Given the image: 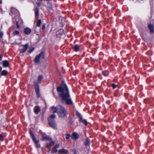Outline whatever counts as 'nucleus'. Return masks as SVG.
<instances>
[{
	"mask_svg": "<svg viewBox=\"0 0 154 154\" xmlns=\"http://www.w3.org/2000/svg\"><path fill=\"white\" fill-rule=\"evenodd\" d=\"M16 25L17 28L19 29L20 27V26L18 22V21H16Z\"/></svg>",
	"mask_w": 154,
	"mask_h": 154,
	"instance_id": "34",
	"label": "nucleus"
},
{
	"mask_svg": "<svg viewBox=\"0 0 154 154\" xmlns=\"http://www.w3.org/2000/svg\"><path fill=\"white\" fill-rule=\"evenodd\" d=\"M43 79V77L42 75H39L37 79V82L35 80L33 81V85L34 87L36 94L38 98L40 97V94L39 93V89L38 83L40 84L42 80Z\"/></svg>",
	"mask_w": 154,
	"mask_h": 154,
	"instance_id": "3",
	"label": "nucleus"
},
{
	"mask_svg": "<svg viewBox=\"0 0 154 154\" xmlns=\"http://www.w3.org/2000/svg\"><path fill=\"white\" fill-rule=\"evenodd\" d=\"M45 0L46 1H52V0Z\"/></svg>",
	"mask_w": 154,
	"mask_h": 154,
	"instance_id": "43",
	"label": "nucleus"
},
{
	"mask_svg": "<svg viewBox=\"0 0 154 154\" xmlns=\"http://www.w3.org/2000/svg\"><path fill=\"white\" fill-rule=\"evenodd\" d=\"M59 146V144H56L54 148L52 149V150L51 151V153H54L57 152V148H58Z\"/></svg>",
	"mask_w": 154,
	"mask_h": 154,
	"instance_id": "16",
	"label": "nucleus"
},
{
	"mask_svg": "<svg viewBox=\"0 0 154 154\" xmlns=\"http://www.w3.org/2000/svg\"><path fill=\"white\" fill-rule=\"evenodd\" d=\"M148 28L149 30V32L151 34H153L154 32V26L153 25L150 24L148 25Z\"/></svg>",
	"mask_w": 154,
	"mask_h": 154,
	"instance_id": "11",
	"label": "nucleus"
},
{
	"mask_svg": "<svg viewBox=\"0 0 154 154\" xmlns=\"http://www.w3.org/2000/svg\"><path fill=\"white\" fill-rule=\"evenodd\" d=\"M81 45H76L72 47V49L75 52H77L79 51Z\"/></svg>",
	"mask_w": 154,
	"mask_h": 154,
	"instance_id": "14",
	"label": "nucleus"
},
{
	"mask_svg": "<svg viewBox=\"0 0 154 154\" xmlns=\"http://www.w3.org/2000/svg\"><path fill=\"white\" fill-rule=\"evenodd\" d=\"M54 113H57L59 117L64 118L66 116L67 112L66 109L61 105H58L56 109L53 111Z\"/></svg>",
	"mask_w": 154,
	"mask_h": 154,
	"instance_id": "2",
	"label": "nucleus"
},
{
	"mask_svg": "<svg viewBox=\"0 0 154 154\" xmlns=\"http://www.w3.org/2000/svg\"><path fill=\"white\" fill-rule=\"evenodd\" d=\"M50 145H47L46 146V148H49L50 147Z\"/></svg>",
	"mask_w": 154,
	"mask_h": 154,
	"instance_id": "42",
	"label": "nucleus"
},
{
	"mask_svg": "<svg viewBox=\"0 0 154 154\" xmlns=\"http://www.w3.org/2000/svg\"><path fill=\"white\" fill-rule=\"evenodd\" d=\"M2 56L1 54H0V61L2 60Z\"/></svg>",
	"mask_w": 154,
	"mask_h": 154,
	"instance_id": "41",
	"label": "nucleus"
},
{
	"mask_svg": "<svg viewBox=\"0 0 154 154\" xmlns=\"http://www.w3.org/2000/svg\"><path fill=\"white\" fill-rule=\"evenodd\" d=\"M2 3V2L1 1H0V4H1Z\"/></svg>",
	"mask_w": 154,
	"mask_h": 154,
	"instance_id": "44",
	"label": "nucleus"
},
{
	"mask_svg": "<svg viewBox=\"0 0 154 154\" xmlns=\"http://www.w3.org/2000/svg\"><path fill=\"white\" fill-rule=\"evenodd\" d=\"M68 152V150L64 149H60L59 151V152L61 153H66Z\"/></svg>",
	"mask_w": 154,
	"mask_h": 154,
	"instance_id": "21",
	"label": "nucleus"
},
{
	"mask_svg": "<svg viewBox=\"0 0 154 154\" xmlns=\"http://www.w3.org/2000/svg\"><path fill=\"white\" fill-rule=\"evenodd\" d=\"M69 123L70 125H72L74 124L73 122L72 121H70Z\"/></svg>",
	"mask_w": 154,
	"mask_h": 154,
	"instance_id": "39",
	"label": "nucleus"
},
{
	"mask_svg": "<svg viewBox=\"0 0 154 154\" xmlns=\"http://www.w3.org/2000/svg\"><path fill=\"white\" fill-rule=\"evenodd\" d=\"M56 117L54 114H52L48 118V123L50 127L53 128L57 129V124L54 120Z\"/></svg>",
	"mask_w": 154,
	"mask_h": 154,
	"instance_id": "4",
	"label": "nucleus"
},
{
	"mask_svg": "<svg viewBox=\"0 0 154 154\" xmlns=\"http://www.w3.org/2000/svg\"><path fill=\"white\" fill-rule=\"evenodd\" d=\"M4 140V137L2 134H0V140L3 141Z\"/></svg>",
	"mask_w": 154,
	"mask_h": 154,
	"instance_id": "30",
	"label": "nucleus"
},
{
	"mask_svg": "<svg viewBox=\"0 0 154 154\" xmlns=\"http://www.w3.org/2000/svg\"><path fill=\"white\" fill-rule=\"evenodd\" d=\"M3 67H8L9 66V62L7 60H4L3 61Z\"/></svg>",
	"mask_w": 154,
	"mask_h": 154,
	"instance_id": "18",
	"label": "nucleus"
},
{
	"mask_svg": "<svg viewBox=\"0 0 154 154\" xmlns=\"http://www.w3.org/2000/svg\"><path fill=\"white\" fill-rule=\"evenodd\" d=\"M17 11V9L15 8L11 7V12L13 14H15Z\"/></svg>",
	"mask_w": 154,
	"mask_h": 154,
	"instance_id": "22",
	"label": "nucleus"
},
{
	"mask_svg": "<svg viewBox=\"0 0 154 154\" xmlns=\"http://www.w3.org/2000/svg\"><path fill=\"white\" fill-rule=\"evenodd\" d=\"M47 12L49 13L51 12V11L52 10V5L51 3L48 2L47 3Z\"/></svg>",
	"mask_w": 154,
	"mask_h": 154,
	"instance_id": "12",
	"label": "nucleus"
},
{
	"mask_svg": "<svg viewBox=\"0 0 154 154\" xmlns=\"http://www.w3.org/2000/svg\"><path fill=\"white\" fill-rule=\"evenodd\" d=\"M58 97L61 98V102L66 105H70L73 104L68 88L63 81L56 88Z\"/></svg>",
	"mask_w": 154,
	"mask_h": 154,
	"instance_id": "1",
	"label": "nucleus"
},
{
	"mask_svg": "<svg viewBox=\"0 0 154 154\" xmlns=\"http://www.w3.org/2000/svg\"><path fill=\"white\" fill-rule=\"evenodd\" d=\"M19 33V31L17 30H15L12 32V34L14 35H18Z\"/></svg>",
	"mask_w": 154,
	"mask_h": 154,
	"instance_id": "26",
	"label": "nucleus"
},
{
	"mask_svg": "<svg viewBox=\"0 0 154 154\" xmlns=\"http://www.w3.org/2000/svg\"><path fill=\"white\" fill-rule=\"evenodd\" d=\"M42 140L43 141H45V140L49 141H51L52 140V139L48 136L46 135L45 136H42Z\"/></svg>",
	"mask_w": 154,
	"mask_h": 154,
	"instance_id": "15",
	"label": "nucleus"
},
{
	"mask_svg": "<svg viewBox=\"0 0 154 154\" xmlns=\"http://www.w3.org/2000/svg\"><path fill=\"white\" fill-rule=\"evenodd\" d=\"M42 24L41 20L40 19L38 20L37 23V27H40Z\"/></svg>",
	"mask_w": 154,
	"mask_h": 154,
	"instance_id": "27",
	"label": "nucleus"
},
{
	"mask_svg": "<svg viewBox=\"0 0 154 154\" xmlns=\"http://www.w3.org/2000/svg\"><path fill=\"white\" fill-rule=\"evenodd\" d=\"M22 46L23 48L20 50V52L21 53H23L26 51L28 48V45L26 44L25 45H23Z\"/></svg>",
	"mask_w": 154,
	"mask_h": 154,
	"instance_id": "9",
	"label": "nucleus"
},
{
	"mask_svg": "<svg viewBox=\"0 0 154 154\" xmlns=\"http://www.w3.org/2000/svg\"><path fill=\"white\" fill-rule=\"evenodd\" d=\"M31 29L29 27H27L23 29V32L26 35L29 34L31 32Z\"/></svg>",
	"mask_w": 154,
	"mask_h": 154,
	"instance_id": "8",
	"label": "nucleus"
},
{
	"mask_svg": "<svg viewBox=\"0 0 154 154\" xmlns=\"http://www.w3.org/2000/svg\"><path fill=\"white\" fill-rule=\"evenodd\" d=\"M72 151L73 152V154H77V151L76 149H73Z\"/></svg>",
	"mask_w": 154,
	"mask_h": 154,
	"instance_id": "35",
	"label": "nucleus"
},
{
	"mask_svg": "<svg viewBox=\"0 0 154 154\" xmlns=\"http://www.w3.org/2000/svg\"><path fill=\"white\" fill-rule=\"evenodd\" d=\"M45 23H44L42 24V30H44L45 29Z\"/></svg>",
	"mask_w": 154,
	"mask_h": 154,
	"instance_id": "36",
	"label": "nucleus"
},
{
	"mask_svg": "<svg viewBox=\"0 0 154 154\" xmlns=\"http://www.w3.org/2000/svg\"><path fill=\"white\" fill-rule=\"evenodd\" d=\"M65 135L66 136V139L67 140H68L69 138V137H71V135L70 134H68V133H66L65 134Z\"/></svg>",
	"mask_w": 154,
	"mask_h": 154,
	"instance_id": "28",
	"label": "nucleus"
},
{
	"mask_svg": "<svg viewBox=\"0 0 154 154\" xmlns=\"http://www.w3.org/2000/svg\"><path fill=\"white\" fill-rule=\"evenodd\" d=\"M39 54L40 55V57H41L42 59H44L45 58L44 52V51H41L39 53Z\"/></svg>",
	"mask_w": 154,
	"mask_h": 154,
	"instance_id": "25",
	"label": "nucleus"
},
{
	"mask_svg": "<svg viewBox=\"0 0 154 154\" xmlns=\"http://www.w3.org/2000/svg\"><path fill=\"white\" fill-rule=\"evenodd\" d=\"M3 35V32L0 30V38H1L2 37Z\"/></svg>",
	"mask_w": 154,
	"mask_h": 154,
	"instance_id": "33",
	"label": "nucleus"
},
{
	"mask_svg": "<svg viewBox=\"0 0 154 154\" xmlns=\"http://www.w3.org/2000/svg\"><path fill=\"white\" fill-rule=\"evenodd\" d=\"M8 74L7 71L5 70H4L2 71L1 75L2 76H5Z\"/></svg>",
	"mask_w": 154,
	"mask_h": 154,
	"instance_id": "24",
	"label": "nucleus"
},
{
	"mask_svg": "<svg viewBox=\"0 0 154 154\" xmlns=\"http://www.w3.org/2000/svg\"><path fill=\"white\" fill-rule=\"evenodd\" d=\"M63 33V31L61 29H60L58 30L56 33V36L57 38H60L61 35H62Z\"/></svg>",
	"mask_w": 154,
	"mask_h": 154,
	"instance_id": "19",
	"label": "nucleus"
},
{
	"mask_svg": "<svg viewBox=\"0 0 154 154\" xmlns=\"http://www.w3.org/2000/svg\"><path fill=\"white\" fill-rule=\"evenodd\" d=\"M72 135V139L75 140H77L79 137V136L78 134L75 132H73Z\"/></svg>",
	"mask_w": 154,
	"mask_h": 154,
	"instance_id": "7",
	"label": "nucleus"
},
{
	"mask_svg": "<svg viewBox=\"0 0 154 154\" xmlns=\"http://www.w3.org/2000/svg\"><path fill=\"white\" fill-rule=\"evenodd\" d=\"M40 55L39 54H38L37 55L33 60L36 63H39L40 61Z\"/></svg>",
	"mask_w": 154,
	"mask_h": 154,
	"instance_id": "17",
	"label": "nucleus"
},
{
	"mask_svg": "<svg viewBox=\"0 0 154 154\" xmlns=\"http://www.w3.org/2000/svg\"><path fill=\"white\" fill-rule=\"evenodd\" d=\"M33 111L35 114H37L40 111V108L38 106H35L33 108Z\"/></svg>",
	"mask_w": 154,
	"mask_h": 154,
	"instance_id": "10",
	"label": "nucleus"
},
{
	"mask_svg": "<svg viewBox=\"0 0 154 154\" xmlns=\"http://www.w3.org/2000/svg\"><path fill=\"white\" fill-rule=\"evenodd\" d=\"M34 11L35 16L38 17L39 16V8L38 7H34Z\"/></svg>",
	"mask_w": 154,
	"mask_h": 154,
	"instance_id": "20",
	"label": "nucleus"
},
{
	"mask_svg": "<svg viewBox=\"0 0 154 154\" xmlns=\"http://www.w3.org/2000/svg\"><path fill=\"white\" fill-rule=\"evenodd\" d=\"M57 108V107H55L54 106H52L51 108V110L53 109H55V110L56 109V108Z\"/></svg>",
	"mask_w": 154,
	"mask_h": 154,
	"instance_id": "38",
	"label": "nucleus"
},
{
	"mask_svg": "<svg viewBox=\"0 0 154 154\" xmlns=\"http://www.w3.org/2000/svg\"><path fill=\"white\" fill-rule=\"evenodd\" d=\"M34 49H35V48H32V49H31L29 50L28 52L29 53H31L34 50Z\"/></svg>",
	"mask_w": 154,
	"mask_h": 154,
	"instance_id": "32",
	"label": "nucleus"
},
{
	"mask_svg": "<svg viewBox=\"0 0 154 154\" xmlns=\"http://www.w3.org/2000/svg\"><path fill=\"white\" fill-rule=\"evenodd\" d=\"M90 140L87 137L86 139L85 142L84 143V145L87 147H89V148L90 147Z\"/></svg>",
	"mask_w": 154,
	"mask_h": 154,
	"instance_id": "13",
	"label": "nucleus"
},
{
	"mask_svg": "<svg viewBox=\"0 0 154 154\" xmlns=\"http://www.w3.org/2000/svg\"><path fill=\"white\" fill-rule=\"evenodd\" d=\"M112 89H114L116 88L117 85L114 83H113L112 85Z\"/></svg>",
	"mask_w": 154,
	"mask_h": 154,
	"instance_id": "31",
	"label": "nucleus"
},
{
	"mask_svg": "<svg viewBox=\"0 0 154 154\" xmlns=\"http://www.w3.org/2000/svg\"><path fill=\"white\" fill-rule=\"evenodd\" d=\"M41 4L39 2H38L36 3V5H37V7L35 6V7H38V8H39V7L40 6Z\"/></svg>",
	"mask_w": 154,
	"mask_h": 154,
	"instance_id": "37",
	"label": "nucleus"
},
{
	"mask_svg": "<svg viewBox=\"0 0 154 154\" xmlns=\"http://www.w3.org/2000/svg\"><path fill=\"white\" fill-rule=\"evenodd\" d=\"M91 59L92 60H93L94 61H96L97 60V59H92L91 57Z\"/></svg>",
	"mask_w": 154,
	"mask_h": 154,
	"instance_id": "40",
	"label": "nucleus"
},
{
	"mask_svg": "<svg viewBox=\"0 0 154 154\" xmlns=\"http://www.w3.org/2000/svg\"><path fill=\"white\" fill-rule=\"evenodd\" d=\"M50 141L49 143V145L50 146H52L55 144V142L54 141H53L52 140L51 141Z\"/></svg>",
	"mask_w": 154,
	"mask_h": 154,
	"instance_id": "29",
	"label": "nucleus"
},
{
	"mask_svg": "<svg viewBox=\"0 0 154 154\" xmlns=\"http://www.w3.org/2000/svg\"><path fill=\"white\" fill-rule=\"evenodd\" d=\"M76 113L77 117L79 118V122L82 123L85 126H87L88 122L86 120L83 119L82 116L78 111H76Z\"/></svg>",
	"mask_w": 154,
	"mask_h": 154,
	"instance_id": "6",
	"label": "nucleus"
},
{
	"mask_svg": "<svg viewBox=\"0 0 154 154\" xmlns=\"http://www.w3.org/2000/svg\"><path fill=\"white\" fill-rule=\"evenodd\" d=\"M29 133L33 142L35 145V146L37 149L41 147L39 140H37L34 134L33 133L31 130L29 131Z\"/></svg>",
	"mask_w": 154,
	"mask_h": 154,
	"instance_id": "5",
	"label": "nucleus"
},
{
	"mask_svg": "<svg viewBox=\"0 0 154 154\" xmlns=\"http://www.w3.org/2000/svg\"><path fill=\"white\" fill-rule=\"evenodd\" d=\"M102 75L105 76H107L109 74V72L107 71H103L102 72Z\"/></svg>",
	"mask_w": 154,
	"mask_h": 154,
	"instance_id": "23",
	"label": "nucleus"
}]
</instances>
